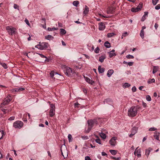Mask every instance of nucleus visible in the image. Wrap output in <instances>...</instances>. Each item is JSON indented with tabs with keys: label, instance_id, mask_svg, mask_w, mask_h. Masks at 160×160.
Returning a JSON list of instances; mask_svg holds the SVG:
<instances>
[{
	"label": "nucleus",
	"instance_id": "f257e3e1",
	"mask_svg": "<svg viewBox=\"0 0 160 160\" xmlns=\"http://www.w3.org/2000/svg\"><path fill=\"white\" fill-rule=\"evenodd\" d=\"M137 108L135 106L131 107L128 111V115L130 117H134L137 115Z\"/></svg>",
	"mask_w": 160,
	"mask_h": 160
},
{
	"label": "nucleus",
	"instance_id": "f03ea898",
	"mask_svg": "<svg viewBox=\"0 0 160 160\" xmlns=\"http://www.w3.org/2000/svg\"><path fill=\"white\" fill-rule=\"evenodd\" d=\"M64 70L65 74L68 77H72L74 75V71L69 67H66Z\"/></svg>",
	"mask_w": 160,
	"mask_h": 160
},
{
	"label": "nucleus",
	"instance_id": "7ed1b4c3",
	"mask_svg": "<svg viewBox=\"0 0 160 160\" xmlns=\"http://www.w3.org/2000/svg\"><path fill=\"white\" fill-rule=\"evenodd\" d=\"M48 46L49 45L48 43L43 42L41 43L40 44L37 45L35 46V47L40 50H42L48 48Z\"/></svg>",
	"mask_w": 160,
	"mask_h": 160
},
{
	"label": "nucleus",
	"instance_id": "20e7f679",
	"mask_svg": "<svg viewBox=\"0 0 160 160\" xmlns=\"http://www.w3.org/2000/svg\"><path fill=\"white\" fill-rule=\"evenodd\" d=\"M23 126V123L22 122L20 121H17L14 122L13 127L16 128L20 129Z\"/></svg>",
	"mask_w": 160,
	"mask_h": 160
},
{
	"label": "nucleus",
	"instance_id": "39448f33",
	"mask_svg": "<svg viewBox=\"0 0 160 160\" xmlns=\"http://www.w3.org/2000/svg\"><path fill=\"white\" fill-rule=\"evenodd\" d=\"M6 29L10 35H12L15 33V28L11 26H7L6 27Z\"/></svg>",
	"mask_w": 160,
	"mask_h": 160
},
{
	"label": "nucleus",
	"instance_id": "423d86ee",
	"mask_svg": "<svg viewBox=\"0 0 160 160\" xmlns=\"http://www.w3.org/2000/svg\"><path fill=\"white\" fill-rule=\"evenodd\" d=\"M11 97L10 96H8L3 101V102L1 103V105H5L8 104L9 102L11 100Z\"/></svg>",
	"mask_w": 160,
	"mask_h": 160
},
{
	"label": "nucleus",
	"instance_id": "0eeeda50",
	"mask_svg": "<svg viewBox=\"0 0 160 160\" xmlns=\"http://www.w3.org/2000/svg\"><path fill=\"white\" fill-rule=\"evenodd\" d=\"M138 147L137 148L134 152L135 155H137L138 158H140L141 156V151L140 148L138 149Z\"/></svg>",
	"mask_w": 160,
	"mask_h": 160
},
{
	"label": "nucleus",
	"instance_id": "6e6552de",
	"mask_svg": "<svg viewBox=\"0 0 160 160\" xmlns=\"http://www.w3.org/2000/svg\"><path fill=\"white\" fill-rule=\"evenodd\" d=\"M137 128L136 127H133L132 129L131 134L129 135V137L130 138L132 137L137 132Z\"/></svg>",
	"mask_w": 160,
	"mask_h": 160
},
{
	"label": "nucleus",
	"instance_id": "1a4fd4ad",
	"mask_svg": "<svg viewBox=\"0 0 160 160\" xmlns=\"http://www.w3.org/2000/svg\"><path fill=\"white\" fill-rule=\"evenodd\" d=\"M116 139L117 138L116 137H112V138L109 141L111 145L113 146H115L116 142Z\"/></svg>",
	"mask_w": 160,
	"mask_h": 160
},
{
	"label": "nucleus",
	"instance_id": "9d476101",
	"mask_svg": "<svg viewBox=\"0 0 160 160\" xmlns=\"http://www.w3.org/2000/svg\"><path fill=\"white\" fill-rule=\"evenodd\" d=\"M142 8V6H138L137 8H133L131 9V11L133 12H137L140 10L141 8Z\"/></svg>",
	"mask_w": 160,
	"mask_h": 160
},
{
	"label": "nucleus",
	"instance_id": "9b49d317",
	"mask_svg": "<svg viewBox=\"0 0 160 160\" xmlns=\"http://www.w3.org/2000/svg\"><path fill=\"white\" fill-rule=\"evenodd\" d=\"M115 51V50L114 49H113L111 51L108 52L110 58H111L113 56H116V54L114 52Z\"/></svg>",
	"mask_w": 160,
	"mask_h": 160
},
{
	"label": "nucleus",
	"instance_id": "f8f14e48",
	"mask_svg": "<svg viewBox=\"0 0 160 160\" xmlns=\"http://www.w3.org/2000/svg\"><path fill=\"white\" fill-rule=\"evenodd\" d=\"M105 28V25L104 23L100 22L99 24V29L100 30H102Z\"/></svg>",
	"mask_w": 160,
	"mask_h": 160
},
{
	"label": "nucleus",
	"instance_id": "ddd939ff",
	"mask_svg": "<svg viewBox=\"0 0 160 160\" xmlns=\"http://www.w3.org/2000/svg\"><path fill=\"white\" fill-rule=\"evenodd\" d=\"M152 150V149L151 148H149L148 149H146L145 150V155L148 158L150 152Z\"/></svg>",
	"mask_w": 160,
	"mask_h": 160
},
{
	"label": "nucleus",
	"instance_id": "4468645a",
	"mask_svg": "<svg viewBox=\"0 0 160 160\" xmlns=\"http://www.w3.org/2000/svg\"><path fill=\"white\" fill-rule=\"evenodd\" d=\"M114 8H109L107 10V13L109 14H112L114 11Z\"/></svg>",
	"mask_w": 160,
	"mask_h": 160
},
{
	"label": "nucleus",
	"instance_id": "2eb2a0df",
	"mask_svg": "<svg viewBox=\"0 0 160 160\" xmlns=\"http://www.w3.org/2000/svg\"><path fill=\"white\" fill-rule=\"evenodd\" d=\"M114 71L112 69L109 70L107 73V76L108 77H110L111 75L113 73Z\"/></svg>",
	"mask_w": 160,
	"mask_h": 160
},
{
	"label": "nucleus",
	"instance_id": "dca6fc26",
	"mask_svg": "<svg viewBox=\"0 0 160 160\" xmlns=\"http://www.w3.org/2000/svg\"><path fill=\"white\" fill-rule=\"evenodd\" d=\"M92 120H89L88 121V127H90V128H92L94 124Z\"/></svg>",
	"mask_w": 160,
	"mask_h": 160
},
{
	"label": "nucleus",
	"instance_id": "f3484780",
	"mask_svg": "<svg viewBox=\"0 0 160 160\" xmlns=\"http://www.w3.org/2000/svg\"><path fill=\"white\" fill-rule=\"evenodd\" d=\"M148 12H144V14L142 17L141 20L143 22L145 20L146 17H148Z\"/></svg>",
	"mask_w": 160,
	"mask_h": 160
},
{
	"label": "nucleus",
	"instance_id": "a211bd4d",
	"mask_svg": "<svg viewBox=\"0 0 160 160\" xmlns=\"http://www.w3.org/2000/svg\"><path fill=\"white\" fill-rule=\"evenodd\" d=\"M112 100L110 98L106 99L104 101V102H106L110 105L112 104Z\"/></svg>",
	"mask_w": 160,
	"mask_h": 160
},
{
	"label": "nucleus",
	"instance_id": "6ab92c4d",
	"mask_svg": "<svg viewBox=\"0 0 160 160\" xmlns=\"http://www.w3.org/2000/svg\"><path fill=\"white\" fill-rule=\"evenodd\" d=\"M85 78L86 81L88 83L91 84H92L94 83V82L92 80H91L89 78L87 77Z\"/></svg>",
	"mask_w": 160,
	"mask_h": 160
},
{
	"label": "nucleus",
	"instance_id": "aec40b11",
	"mask_svg": "<svg viewBox=\"0 0 160 160\" xmlns=\"http://www.w3.org/2000/svg\"><path fill=\"white\" fill-rule=\"evenodd\" d=\"M55 109H50L49 111L50 116L52 117L55 114Z\"/></svg>",
	"mask_w": 160,
	"mask_h": 160
},
{
	"label": "nucleus",
	"instance_id": "412c9836",
	"mask_svg": "<svg viewBox=\"0 0 160 160\" xmlns=\"http://www.w3.org/2000/svg\"><path fill=\"white\" fill-rule=\"evenodd\" d=\"M159 133L155 132L154 135V137L157 140H159Z\"/></svg>",
	"mask_w": 160,
	"mask_h": 160
},
{
	"label": "nucleus",
	"instance_id": "4be33fe9",
	"mask_svg": "<svg viewBox=\"0 0 160 160\" xmlns=\"http://www.w3.org/2000/svg\"><path fill=\"white\" fill-rule=\"evenodd\" d=\"M106 57L105 55H102L99 58V61L101 62H103L104 60L106 58Z\"/></svg>",
	"mask_w": 160,
	"mask_h": 160
},
{
	"label": "nucleus",
	"instance_id": "5701e85b",
	"mask_svg": "<svg viewBox=\"0 0 160 160\" xmlns=\"http://www.w3.org/2000/svg\"><path fill=\"white\" fill-rule=\"evenodd\" d=\"M159 69V67L158 66H153V69L152 71V73L154 74Z\"/></svg>",
	"mask_w": 160,
	"mask_h": 160
},
{
	"label": "nucleus",
	"instance_id": "b1692460",
	"mask_svg": "<svg viewBox=\"0 0 160 160\" xmlns=\"http://www.w3.org/2000/svg\"><path fill=\"white\" fill-rule=\"evenodd\" d=\"M104 68H102L101 66H99L98 67V70L99 73H102L104 71Z\"/></svg>",
	"mask_w": 160,
	"mask_h": 160
},
{
	"label": "nucleus",
	"instance_id": "393cba45",
	"mask_svg": "<svg viewBox=\"0 0 160 160\" xmlns=\"http://www.w3.org/2000/svg\"><path fill=\"white\" fill-rule=\"evenodd\" d=\"M45 38L46 39L48 40H53L54 38L53 37L49 35L45 36Z\"/></svg>",
	"mask_w": 160,
	"mask_h": 160
},
{
	"label": "nucleus",
	"instance_id": "a878e982",
	"mask_svg": "<svg viewBox=\"0 0 160 160\" xmlns=\"http://www.w3.org/2000/svg\"><path fill=\"white\" fill-rule=\"evenodd\" d=\"M104 45L107 48H109L111 47L110 43L108 41L105 42Z\"/></svg>",
	"mask_w": 160,
	"mask_h": 160
},
{
	"label": "nucleus",
	"instance_id": "bb28decb",
	"mask_svg": "<svg viewBox=\"0 0 160 160\" xmlns=\"http://www.w3.org/2000/svg\"><path fill=\"white\" fill-rule=\"evenodd\" d=\"M88 12H89L88 8L87 6H85V8L83 11V13L85 15H86L88 13Z\"/></svg>",
	"mask_w": 160,
	"mask_h": 160
},
{
	"label": "nucleus",
	"instance_id": "cd10ccee",
	"mask_svg": "<svg viewBox=\"0 0 160 160\" xmlns=\"http://www.w3.org/2000/svg\"><path fill=\"white\" fill-rule=\"evenodd\" d=\"M60 31V34L62 35H64L66 33V31L63 28H61Z\"/></svg>",
	"mask_w": 160,
	"mask_h": 160
},
{
	"label": "nucleus",
	"instance_id": "c85d7f7f",
	"mask_svg": "<svg viewBox=\"0 0 160 160\" xmlns=\"http://www.w3.org/2000/svg\"><path fill=\"white\" fill-rule=\"evenodd\" d=\"M144 30H141L140 31V36H141V38L142 39H143L144 38Z\"/></svg>",
	"mask_w": 160,
	"mask_h": 160
},
{
	"label": "nucleus",
	"instance_id": "c756f323",
	"mask_svg": "<svg viewBox=\"0 0 160 160\" xmlns=\"http://www.w3.org/2000/svg\"><path fill=\"white\" fill-rule=\"evenodd\" d=\"M99 119V118H98L92 120L94 124H95L96 125H97L98 123V122Z\"/></svg>",
	"mask_w": 160,
	"mask_h": 160
},
{
	"label": "nucleus",
	"instance_id": "7c9ffc66",
	"mask_svg": "<svg viewBox=\"0 0 160 160\" xmlns=\"http://www.w3.org/2000/svg\"><path fill=\"white\" fill-rule=\"evenodd\" d=\"M109 151L110 152V153L113 155H115L117 153L116 151L114 150L111 149L109 150Z\"/></svg>",
	"mask_w": 160,
	"mask_h": 160
},
{
	"label": "nucleus",
	"instance_id": "2f4dec72",
	"mask_svg": "<svg viewBox=\"0 0 160 160\" xmlns=\"http://www.w3.org/2000/svg\"><path fill=\"white\" fill-rule=\"evenodd\" d=\"M130 86V84L126 82L124 83L123 85V87L124 88H128Z\"/></svg>",
	"mask_w": 160,
	"mask_h": 160
},
{
	"label": "nucleus",
	"instance_id": "473e14b6",
	"mask_svg": "<svg viewBox=\"0 0 160 160\" xmlns=\"http://www.w3.org/2000/svg\"><path fill=\"white\" fill-rule=\"evenodd\" d=\"M11 92L14 93L16 92H18V88H15L12 89L11 90Z\"/></svg>",
	"mask_w": 160,
	"mask_h": 160
},
{
	"label": "nucleus",
	"instance_id": "72a5a7b5",
	"mask_svg": "<svg viewBox=\"0 0 160 160\" xmlns=\"http://www.w3.org/2000/svg\"><path fill=\"white\" fill-rule=\"evenodd\" d=\"M115 35L114 32L108 33L107 34V36L108 38H111Z\"/></svg>",
	"mask_w": 160,
	"mask_h": 160
},
{
	"label": "nucleus",
	"instance_id": "f704fd0d",
	"mask_svg": "<svg viewBox=\"0 0 160 160\" xmlns=\"http://www.w3.org/2000/svg\"><path fill=\"white\" fill-rule=\"evenodd\" d=\"M57 29L58 28H55V27H53L52 28L49 27L48 28V30L49 31L57 30Z\"/></svg>",
	"mask_w": 160,
	"mask_h": 160
},
{
	"label": "nucleus",
	"instance_id": "c9c22d12",
	"mask_svg": "<svg viewBox=\"0 0 160 160\" xmlns=\"http://www.w3.org/2000/svg\"><path fill=\"white\" fill-rule=\"evenodd\" d=\"M155 82V80L154 78L152 79H149L148 81V83L150 84L152 82Z\"/></svg>",
	"mask_w": 160,
	"mask_h": 160
},
{
	"label": "nucleus",
	"instance_id": "e433bc0d",
	"mask_svg": "<svg viewBox=\"0 0 160 160\" xmlns=\"http://www.w3.org/2000/svg\"><path fill=\"white\" fill-rule=\"evenodd\" d=\"M48 102L50 103V109H55V106L54 104H51L50 102Z\"/></svg>",
	"mask_w": 160,
	"mask_h": 160
},
{
	"label": "nucleus",
	"instance_id": "4c0bfd02",
	"mask_svg": "<svg viewBox=\"0 0 160 160\" xmlns=\"http://www.w3.org/2000/svg\"><path fill=\"white\" fill-rule=\"evenodd\" d=\"M79 3V2L78 1H75L73 2V5L75 7H77Z\"/></svg>",
	"mask_w": 160,
	"mask_h": 160
},
{
	"label": "nucleus",
	"instance_id": "58836bf2",
	"mask_svg": "<svg viewBox=\"0 0 160 160\" xmlns=\"http://www.w3.org/2000/svg\"><path fill=\"white\" fill-rule=\"evenodd\" d=\"M100 136L103 139H105L106 137V135L103 133H101L100 134Z\"/></svg>",
	"mask_w": 160,
	"mask_h": 160
},
{
	"label": "nucleus",
	"instance_id": "ea45409f",
	"mask_svg": "<svg viewBox=\"0 0 160 160\" xmlns=\"http://www.w3.org/2000/svg\"><path fill=\"white\" fill-rule=\"evenodd\" d=\"M4 135V132L3 131H0V139L2 138Z\"/></svg>",
	"mask_w": 160,
	"mask_h": 160
},
{
	"label": "nucleus",
	"instance_id": "a19ab883",
	"mask_svg": "<svg viewBox=\"0 0 160 160\" xmlns=\"http://www.w3.org/2000/svg\"><path fill=\"white\" fill-rule=\"evenodd\" d=\"M68 139L69 142H71V141H72V135L71 134H69L68 135Z\"/></svg>",
	"mask_w": 160,
	"mask_h": 160
},
{
	"label": "nucleus",
	"instance_id": "79ce46f5",
	"mask_svg": "<svg viewBox=\"0 0 160 160\" xmlns=\"http://www.w3.org/2000/svg\"><path fill=\"white\" fill-rule=\"evenodd\" d=\"M126 57L128 59L133 58H134L133 56L130 54L127 55Z\"/></svg>",
	"mask_w": 160,
	"mask_h": 160
},
{
	"label": "nucleus",
	"instance_id": "37998d69",
	"mask_svg": "<svg viewBox=\"0 0 160 160\" xmlns=\"http://www.w3.org/2000/svg\"><path fill=\"white\" fill-rule=\"evenodd\" d=\"M111 158L112 159L116 160H119L121 159L120 157L116 158V157L111 156Z\"/></svg>",
	"mask_w": 160,
	"mask_h": 160
},
{
	"label": "nucleus",
	"instance_id": "c03bdc74",
	"mask_svg": "<svg viewBox=\"0 0 160 160\" xmlns=\"http://www.w3.org/2000/svg\"><path fill=\"white\" fill-rule=\"evenodd\" d=\"M146 100L148 101H150L151 100V98L150 96L149 95L146 96Z\"/></svg>",
	"mask_w": 160,
	"mask_h": 160
},
{
	"label": "nucleus",
	"instance_id": "a18cd8bd",
	"mask_svg": "<svg viewBox=\"0 0 160 160\" xmlns=\"http://www.w3.org/2000/svg\"><path fill=\"white\" fill-rule=\"evenodd\" d=\"M1 64L5 69H7V65L6 63H1Z\"/></svg>",
	"mask_w": 160,
	"mask_h": 160
},
{
	"label": "nucleus",
	"instance_id": "49530a36",
	"mask_svg": "<svg viewBox=\"0 0 160 160\" xmlns=\"http://www.w3.org/2000/svg\"><path fill=\"white\" fill-rule=\"evenodd\" d=\"M152 3L154 5L157 4L159 0H152Z\"/></svg>",
	"mask_w": 160,
	"mask_h": 160
},
{
	"label": "nucleus",
	"instance_id": "de8ad7c7",
	"mask_svg": "<svg viewBox=\"0 0 160 160\" xmlns=\"http://www.w3.org/2000/svg\"><path fill=\"white\" fill-rule=\"evenodd\" d=\"M81 138L84 140H87L89 138L88 136H82Z\"/></svg>",
	"mask_w": 160,
	"mask_h": 160
},
{
	"label": "nucleus",
	"instance_id": "09e8293b",
	"mask_svg": "<svg viewBox=\"0 0 160 160\" xmlns=\"http://www.w3.org/2000/svg\"><path fill=\"white\" fill-rule=\"evenodd\" d=\"M128 35V33L126 32H124L122 36V39L123 38V37H125Z\"/></svg>",
	"mask_w": 160,
	"mask_h": 160
},
{
	"label": "nucleus",
	"instance_id": "8fccbe9b",
	"mask_svg": "<svg viewBox=\"0 0 160 160\" xmlns=\"http://www.w3.org/2000/svg\"><path fill=\"white\" fill-rule=\"evenodd\" d=\"M19 6H18L17 4H14L13 8H14L17 9L18 10H19Z\"/></svg>",
	"mask_w": 160,
	"mask_h": 160
},
{
	"label": "nucleus",
	"instance_id": "3c124183",
	"mask_svg": "<svg viewBox=\"0 0 160 160\" xmlns=\"http://www.w3.org/2000/svg\"><path fill=\"white\" fill-rule=\"evenodd\" d=\"M18 92H20L21 91H22L25 90L24 88L21 87L18 88Z\"/></svg>",
	"mask_w": 160,
	"mask_h": 160
},
{
	"label": "nucleus",
	"instance_id": "603ef678",
	"mask_svg": "<svg viewBox=\"0 0 160 160\" xmlns=\"http://www.w3.org/2000/svg\"><path fill=\"white\" fill-rule=\"evenodd\" d=\"M99 48L98 47L97 48H96L95 50H94V51L96 53H98L99 52Z\"/></svg>",
	"mask_w": 160,
	"mask_h": 160
},
{
	"label": "nucleus",
	"instance_id": "864d4df0",
	"mask_svg": "<svg viewBox=\"0 0 160 160\" xmlns=\"http://www.w3.org/2000/svg\"><path fill=\"white\" fill-rule=\"evenodd\" d=\"M95 141L96 142L100 144H101V140L99 139H96V140H95Z\"/></svg>",
	"mask_w": 160,
	"mask_h": 160
},
{
	"label": "nucleus",
	"instance_id": "5fc2aeb1",
	"mask_svg": "<svg viewBox=\"0 0 160 160\" xmlns=\"http://www.w3.org/2000/svg\"><path fill=\"white\" fill-rule=\"evenodd\" d=\"M156 129H157L156 128H155L152 127V128H150L149 129V131H155Z\"/></svg>",
	"mask_w": 160,
	"mask_h": 160
},
{
	"label": "nucleus",
	"instance_id": "6e6d98bb",
	"mask_svg": "<svg viewBox=\"0 0 160 160\" xmlns=\"http://www.w3.org/2000/svg\"><path fill=\"white\" fill-rule=\"evenodd\" d=\"M24 21L27 25H28V26L30 25V23L29 22L27 18H25Z\"/></svg>",
	"mask_w": 160,
	"mask_h": 160
},
{
	"label": "nucleus",
	"instance_id": "4d7b16f0",
	"mask_svg": "<svg viewBox=\"0 0 160 160\" xmlns=\"http://www.w3.org/2000/svg\"><path fill=\"white\" fill-rule=\"evenodd\" d=\"M155 8L156 10H158L160 9V4H158L156 6Z\"/></svg>",
	"mask_w": 160,
	"mask_h": 160
},
{
	"label": "nucleus",
	"instance_id": "13d9d810",
	"mask_svg": "<svg viewBox=\"0 0 160 160\" xmlns=\"http://www.w3.org/2000/svg\"><path fill=\"white\" fill-rule=\"evenodd\" d=\"M132 90L133 92H135L136 91L137 89L135 86H134L132 88Z\"/></svg>",
	"mask_w": 160,
	"mask_h": 160
},
{
	"label": "nucleus",
	"instance_id": "bf43d9fd",
	"mask_svg": "<svg viewBox=\"0 0 160 160\" xmlns=\"http://www.w3.org/2000/svg\"><path fill=\"white\" fill-rule=\"evenodd\" d=\"M133 64V62H128V65L130 66H132Z\"/></svg>",
	"mask_w": 160,
	"mask_h": 160
},
{
	"label": "nucleus",
	"instance_id": "052dcab7",
	"mask_svg": "<svg viewBox=\"0 0 160 160\" xmlns=\"http://www.w3.org/2000/svg\"><path fill=\"white\" fill-rule=\"evenodd\" d=\"M91 129L92 128H90V127H89L88 126V128L87 130L86 131V132L87 133H88L90 131Z\"/></svg>",
	"mask_w": 160,
	"mask_h": 160
},
{
	"label": "nucleus",
	"instance_id": "680f3d73",
	"mask_svg": "<svg viewBox=\"0 0 160 160\" xmlns=\"http://www.w3.org/2000/svg\"><path fill=\"white\" fill-rule=\"evenodd\" d=\"M54 72L53 71H52L50 73V76L51 77L53 78L54 76Z\"/></svg>",
	"mask_w": 160,
	"mask_h": 160
},
{
	"label": "nucleus",
	"instance_id": "e2e57ef3",
	"mask_svg": "<svg viewBox=\"0 0 160 160\" xmlns=\"http://www.w3.org/2000/svg\"><path fill=\"white\" fill-rule=\"evenodd\" d=\"M158 25L157 23H155L154 25V27L155 28L156 30H157V28H158Z\"/></svg>",
	"mask_w": 160,
	"mask_h": 160
},
{
	"label": "nucleus",
	"instance_id": "0e129e2a",
	"mask_svg": "<svg viewBox=\"0 0 160 160\" xmlns=\"http://www.w3.org/2000/svg\"><path fill=\"white\" fill-rule=\"evenodd\" d=\"M38 55H40V56L42 58H47V57L45 56L44 55H43V54H39L38 53Z\"/></svg>",
	"mask_w": 160,
	"mask_h": 160
},
{
	"label": "nucleus",
	"instance_id": "69168bd1",
	"mask_svg": "<svg viewBox=\"0 0 160 160\" xmlns=\"http://www.w3.org/2000/svg\"><path fill=\"white\" fill-rule=\"evenodd\" d=\"M15 118V117L13 116L10 117L8 119L10 121H12Z\"/></svg>",
	"mask_w": 160,
	"mask_h": 160
},
{
	"label": "nucleus",
	"instance_id": "338daca9",
	"mask_svg": "<svg viewBox=\"0 0 160 160\" xmlns=\"http://www.w3.org/2000/svg\"><path fill=\"white\" fill-rule=\"evenodd\" d=\"M85 160H91L90 158L88 156H87L85 157Z\"/></svg>",
	"mask_w": 160,
	"mask_h": 160
},
{
	"label": "nucleus",
	"instance_id": "774afa93",
	"mask_svg": "<svg viewBox=\"0 0 160 160\" xmlns=\"http://www.w3.org/2000/svg\"><path fill=\"white\" fill-rule=\"evenodd\" d=\"M102 155L103 156H107V155L106 153L104 152H102Z\"/></svg>",
	"mask_w": 160,
	"mask_h": 160
}]
</instances>
